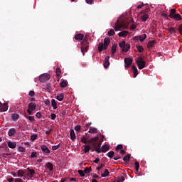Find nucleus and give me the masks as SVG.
I'll return each instance as SVG.
<instances>
[{
  "mask_svg": "<svg viewBox=\"0 0 182 182\" xmlns=\"http://www.w3.org/2000/svg\"><path fill=\"white\" fill-rule=\"evenodd\" d=\"M8 146L10 149H15L16 147V142L9 141Z\"/></svg>",
  "mask_w": 182,
  "mask_h": 182,
  "instance_id": "obj_26",
  "label": "nucleus"
},
{
  "mask_svg": "<svg viewBox=\"0 0 182 182\" xmlns=\"http://www.w3.org/2000/svg\"><path fill=\"white\" fill-rule=\"evenodd\" d=\"M46 166L47 167V168L49 169V171L50 172H52L53 171V164L50 162H48L46 164Z\"/></svg>",
  "mask_w": 182,
  "mask_h": 182,
  "instance_id": "obj_22",
  "label": "nucleus"
},
{
  "mask_svg": "<svg viewBox=\"0 0 182 182\" xmlns=\"http://www.w3.org/2000/svg\"><path fill=\"white\" fill-rule=\"evenodd\" d=\"M29 96H31V97H35V91L33 90H31L28 93Z\"/></svg>",
  "mask_w": 182,
  "mask_h": 182,
  "instance_id": "obj_52",
  "label": "nucleus"
},
{
  "mask_svg": "<svg viewBox=\"0 0 182 182\" xmlns=\"http://www.w3.org/2000/svg\"><path fill=\"white\" fill-rule=\"evenodd\" d=\"M142 22H146L149 19V15L144 14L141 16Z\"/></svg>",
  "mask_w": 182,
  "mask_h": 182,
  "instance_id": "obj_33",
  "label": "nucleus"
},
{
  "mask_svg": "<svg viewBox=\"0 0 182 182\" xmlns=\"http://www.w3.org/2000/svg\"><path fill=\"white\" fill-rule=\"evenodd\" d=\"M55 73L57 76H60V73H62V70H60V68L58 67L56 68Z\"/></svg>",
  "mask_w": 182,
  "mask_h": 182,
  "instance_id": "obj_43",
  "label": "nucleus"
},
{
  "mask_svg": "<svg viewBox=\"0 0 182 182\" xmlns=\"http://www.w3.org/2000/svg\"><path fill=\"white\" fill-rule=\"evenodd\" d=\"M146 38H147V35L142 34L141 36H135L134 38V41H140V42H144Z\"/></svg>",
  "mask_w": 182,
  "mask_h": 182,
  "instance_id": "obj_8",
  "label": "nucleus"
},
{
  "mask_svg": "<svg viewBox=\"0 0 182 182\" xmlns=\"http://www.w3.org/2000/svg\"><path fill=\"white\" fill-rule=\"evenodd\" d=\"M87 39H89V36L87 34L85 35L84 40L81 43V52L83 55L85 53L89 50V42H87Z\"/></svg>",
  "mask_w": 182,
  "mask_h": 182,
  "instance_id": "obj_1",
  "label": "nucleus"
},
{
  "mask_svg": "<svg viewBox=\"0 0 182 182\" xmlns=\"http://www.w3.org/2000/svg\"><path fill=\"white\" fill-rule=\"evenodd\" d=\"M127 35H129V31H124L118 33V36L120 38H126Z\"/></svg>",
  "mask_w": 182,
  "mask_h": 182,
  "instance_id": "obj_17",
  "label": "nucleus"
},
{
  "mask_svg": "<svg viewBox=\"0 0 182 182\" xmlns=\"http://www.w3.org/2000/svg\"><path fill=\"white\" fill-rule=\"evenodd\" d=\"M124 181V176H119L117 182H123Z\"/></svg>",
  "mask_w": 182,
  "mask_h": 182,
  "instance_id": "obj_48",
  "label": "nucleus"
},
{
  "mask_svg": "<svg viewBox=\"0 0 182 182\" xmlns=\"http://www.w3.org/2000/svg\"><path fill=\"white\" fill-rule=\"evenodd\" d=\"M15 134H16V129H15V128L10 129L9 131V136L10 137H14Z\"/></svg>",
  "mask_w": 182,
  "mask_h": 182,
  "instance_id": "obj_16",
  "label": "nucleus"
},
{
  "mask_svg": "<svg viewBox=\"0 0 182 182\" xmlns=\"http://www.w3.org/2000/svg\"><path fill=\"white\" fill-rule=\"evenodd\" d=\"M114 35V30L110 29L108 31V36H113Z\"/></svg>",
  "mask_w": 182,
  "mask_h": 182,
  "instance_id": "obj_49",
  "label": "nucleus"
},
{
  "mask_svg": "<svg viewBox=\"0 0 182 182\" xmlns=\"http://www.w3.org/2000/svg\"><path fill=\"white\" fill-rule=\"evenodd\" d=\"M78 174H80V177H85V171L78 170L77 171Z\"/></svg>",
  "mask_w": 182,
  "mask_h": 182,
  "instance_id": "obj_50",
  "label": "nucleus"
},
{
  "mask_svg": "<svg viewBox=\"0 0 182 182\" xmlns=\"http://www.w3.org/2000/svg\"><path fill=\"white\" fill-rule=\"evenodd\" d=\"M136 63L138 66V68L141 70L146 68V61L143 60V58L139 57L138 60H136Z\"/></svg>",
  "mask_w": 182,
  "mask_h": 182,
  "instance_id": "obj_5",
  "label": "nucleus"
},
{
  "mask_svg": "<svg viewBox=\"0 0 182 182\" xmlns=\"http://www.w3.org/2000/svg\"><path fill=\"white\" fill-rule=\"evenodd\" d=\"M107 156H108V157H109V159H112L114 156V151H111L108 152Z\"/></svg>",
  "mask_w": 182,
  "mask_h": 182,
  "instance_id": "obj_42",
  "label": "nucleus"
},
{
  "mask_svg": "<svg viewBox=\"0 0 182 182\" xmlns=\"http://www.w3.org/2000/svg\"><path fill=\"white\" fill-rule=\"evenodd\" d=\"M15 182H23V180H22L21 178H15Z\"/></svg>",
  "mask_w": 182,
  "mask_h": 182,
  "instance_id": "obj_63",
  "label": "nucleus"
},
{
  "mask_svg": "<svg viewBox=\"0 0 182 182\" xmlns=\"http://www.w3.org/2000/svg\"><path fill=\"white\" fill-rule=\"evenodd\" d=\"M178 31L181 35H182V23L178 26Z\"/></svg>",
  "mask_w": 182,
  "mask_h": 182,
  "instance_id": "obj_61",
  "label": "nucleus"
},
{
  "mask_svg": "<svg viewBox=\"0 0 182 182\" xmlns=\"http://www.w3.org/2000/svg\"><path fill=\"white\" fill-rule=\"evenodd\" d=\"M14 178H7V181L9 182H14Z\"/></svg>",
  "mask_w": 182,
  "mask_h": 182,
  "instance_id": "obj_64",
  "label": "nucleus"
},
{
  "mask_svg": "<svg viewBox=\"0 0 182 182\" xmlns=\"http://www.w3.org/2000/svg\"><path fill=\"white\" fill-rule=\"evenodd\" d=\"M36 117H37V119H41L42 117V114L41 112H37L36 114Z\"/></svg>",
  "mask_w": 182,
  "mask_h": 182,
  "instance_id": "obj_54",
  "label": "nucleus"
},
{
  "mask_svg": "<svg viewBox=\"0 0 182 182\" xmlns=\"http://www.w3.org/2000/svg\"><path fill=\"white\" fill-rule=\"evenodd\" d=\"M176 9H171L168 15L169 18H171V19H174V21H182L181 15L176 14Z\"/></svg>",
  "mask_w": 182,
  "mask_h": 182,
  "instance_id": "obj_3",
  "label": "nucleus"
},
{
  "mask_svg": "<svg viewBox=\"0 0 182 182\" xmlns=\"http://www.w3.org/2000/svg\"><path fill=\"white\" fill-rule=\"evenodd\" d=\"M124 63H125V68H129L132 65V63H133V58H124Z\"/></svg>",
  "mask_w": 182,
  "mask_h": 182,
  "instance_id": "obj_9",
  "label": "nucleus"
},
{
  "mask_svg": "<svg viewBox=\"0 0 182 182\" xmlns=\"http://www.w3.org/2000/svg\"><path fill=\"white\" fill-rule=\"evenodd\" d=\"M70 136L71 140L73 141H75V140L76 139V134L75 133V130L73 129H70Z\"/></svg>",
  "mask_w": 182,
  "mask_h": 182,
  "instance_id": "obj_15",
  "label": "nucleus"
},
{
  "mask_svg": "<svg viewBox=\"0 0 182 182\" xmlns=\"http://www.w3.org/2000/svg\"><path fill=\"white\" fill-rule=\"evenodd\" d=\"M123 161H127V163H129V161H130V154L126 155V156L123 158Z\"/></svg>",
  "mask_w": 182,
  "mask_h": 182,
  "instance_id": "obj_38",
  "label": "nucleus"
},
{
  "mask_svg": "<svg viewBox=\"0 0 182 182\" xmlns=\"http://www.w3.org/2000/svg\"><path fill=\"white\" fill-rule=\"evenodd\" d=\"M18 119H19V114H14L12 115V119L14 120L15 122H16V120H18Z\"/></svg>",
  "mask_w": 182,
  "mask_h": 182,
  "instance_id": "obj_41",
  "label": "nucleus"
},
{
  "mask_svg": "<svg viewBox=\"0 0 182 182\" xmlns=\"http://www.w3.org/2000/svg\"><path fill=\"white\" fill-rule=\"evenodd\" d=\"M91 151H96L98 154H100V153H102V149L100 148H95L94 149H92Z\"/></svg>",
  "mask_w": 182,
  "mask_h": 182,
  "instance_id": "obj_46",
  "label": "nucleus"
},
{
  "mask_svg": "<svg viewBox=\"0 0 182 182\" xmlns=\"http://www.w3.org/2000/svg\"><path fill=\"white\" fill-rule=\"evenodd\" d=\"M50 79V75L49 74H43L39 76V80L41 83H45V82H48Z\"/></svg>",
  "mask_w": 182,
  "mask_h": 182,
  "instance_id": "obj_6",
  "label": "nucleus"
},
{
  "mask_svg": "<svg viewBox=\"0 0 182 182\" xmlns=\"http://www.w3.org/2000/svg\"><path fill=\"white\" fill-rule=\"evenodd\" d=\"M28 109H31L33 111L36 110V104L33 103V102H30L28 104Z\"/></svg>",
  "mask_w": 182,
  "mask_h": 182,
  "instance_id": "obj_21",
  "label": "nucleus"
},
{
  "mask_svg": "<svg viewBox=\"0 0 182 182\" xmlns=\"http://www.w3.org/2000/svg\"><path fill=\"white\" fill-rule=\"evenodd\" d=\"M132 70L134 72V77H136L139 75V70H137V68H136V65L132 66Z\"/></svg>",
  "mask_w": 182,
  "mask_h": 182,
  "instance_id": "obj_25",
  "label": "nucleus"
},
{
  "mask_svg": "<svg viewBox=\"0 0 182 182\" xmlns=\"http://www.w3.org/2000/svg\"><path fill=\"white\" fill-rule=\"evenodd\" d=\"M128 25H129V23L124 20L121 21H119V20H117L115 22L114 31H117L119 29H122V28H124L126 29V28H127Z\"/></svg>",
  "mask_w": 182,
  "mask_h": 182,
  "instance_id": "obj_2",
  "label": "nucleus"
},
{
  "mask_svg": "<svg viewBox=\"0 0 182 182\" xmlns=\"http://www.w3.org/2000/svg\"><path fill=\"white\" fill-rule=\"evenodd\" d=\"M60 87H66L68 86V82L65 80H63L60 83Z\"/></svg>",
  "mask_w": 182,
  "mask_h": 182,
  "instance_id": "obj_32",
  "label": "nucleus"
},
{
  "mask_svg": "<svg viewBox=\"0 0 182 182\" xmlns=\"http://www.w3.org/2000/svg\"><path fill=\"white\" fill-rule=\"evenodd\" d=\"M90 171H92V166L86 167L84 170V173H85V174H89V173H90Z\"/></svg>",
  "mask_w": 182,
  "mask_h": 182,
  "instance_id": "obj_36",
  "label": "nucleus"
},
{
  "mask_svg": "<svg viewBox=\"0 0 182 182\" xmlns=\"http://www.w3.org/2000/svg\"><path fill=\"white\" fill-rule=\"evenodd\" d=\"M119 48H122V52H129V50L130 49V44L126 43L125 41H122L119 43Z\"/></svg>",
  "mask_w": 182,
  "mask_h": 182,
  "instance_id": "obj_4",
  "label": "nucleus"
},
{
  "mask_svg": "<svg viewBox=\"0 0 182 182\" xmlns=\"http://www.w3.org/2000/svg\"><path fill=\"white\" fill-rule=\"evenodd\" d=\"M109 59H110V56L109 55H107L105 58L104 68L105 69H107L109 66H110V62L109 61Z\"/></svg>",
  "mask_w": 182,
  "mask_h": 182,
  "instance_id": "obj_11",
  "label": "nucleus"
},
{
  "mask_svg": "<svg viewBox=\"0 0 182 182\" xmlns=\"http://www.w3.org/2000/svg\"><path fill=\"white\" fill-rule=\"evenodd\" d=\"M94 149H100L102 142H95L92 144Z\"/></svg>",
  "mask_w": 182,
  "mask_h": 182,
  "instance_id": "obj_29",
  "label": "nucleus"
},
{
  "mask_svg": "<svg viewBox=\"0 0 182 182\" xmlns=\"http://www.w3.org/2000/svg\"><path fill=\"white\" fill-rule=\"evenodd\" d=\"M18 150L19 151H21V153H25V148H23V146H20L18 147Z\"/></svg>",
  "mask_w": 182,
  "mask_h": 182,
  "instance_id": "obj_58",
  "label": "nucleus"
},
{
  "mask_svg": "<svg viewBox=\"0 0 182 182\" xmlns=\"http://www.w3.org/2000/svg\"><path fill=\"white\" fill-rule=\"evenodd\" d=\"M83 147H84V152L85 153H89V151L92 150V146L90 144L83 145Z\"/></svg>",
  "mask_w": 182,
  "mask_h": 182,
  "instance_id": "obj_18",
  "label": "nucleus"
},
{
  "mask_svg": "<svg viewBox=\"0 0 182 182\" xmlns=\"http://www.w3.org/2000/svg\"><path fill=\"white\" fill-rule=\"evenodd\" d=\"M25 171L27 177H29V178H32V177L36 174V172L33 169H31V168H27L25 169Z\"/></svg>",
  "mask_w": 182,
  "mask_h": 182,
  "instance_id": "obj_7",
  "label": "nucleus"
},
{
  "mask_svg": "<svg viewBox=\"0 0 182 182\" xmlns=\"http://www.w3.org/2000/svg\"><path fill=\"white\" fill-rule=\"evenodd\" d=\"M41 149L42 151L44 153V154H46V156H48V154H49L50 153V150H49V148H48V146H46V145H42L41 146Z\"/></svg>",
  "mask_w": 182,
  "mask_h": 182,
  "instance_id": "obj_10",
  "label": "nucleus"
},
{
  "mask_svg": "<svg viewBox=\"0 0 182 182\" xmlns=\"http://www.w3.org/2000/svg\"><path fill=\"white\" fill-rule=\"evenodd\" d=\"M48 129V130L46 132V134H49L50 133H52V132H53V129L49 127Z\"/></svg>",
  "mask_w": 182,
  "mask_h": 182,
  "instance_id": "obj_55",
  "label": "nucleus"
},
{
  "mask_svg": "<svg viewBox=\"0 0 182 182\" xmlns=\"http://www.w3.org/2000/svg\"><path fill=\"white\" fill-rule=\"evenodd\" d=\"M17 176L18 177H19L20 178H23V180H25V177H26V176L25 175V171L20 169L17 171Z\"/></svg>",
  "mask_w": 182,
  "mask_h": 182,
  "instance_id": "obj_13",
  "label": "nucleus"
},
{
  "mask_svg": "<svg viewBox=\"0 0 182 182\" xmlns=\"http://www.w3.org/2000/svg\"><path fill=\"white\" fill-rule=\"evenodd\" d=\"M36 139H38V134H32V135L31 136V140L32 141H35V140H36Z\"/></svg>",
  "mask_w": 182,
  "mask_h": 182,
  "instance_id": "obj_44",
  "label": "nucleus"
},
{
  "mask_svg": "<svg viewBox=\"0 0 182 182\" xmlns=\"http://www.w3.org/2000/svg\"><path fill=\"white\" fill-rule=\"evenodd\" d=\"M138 52H139V53H141L144 52V48H143V47L141 46H136Z\"/></svg>",
  "mask_w": 182,
  "mask_h": 182,
  "instance_id": "obj_45",
  "label": "nucleus"
},
{
  "mask_svg": "<svg viewBox=\"0 0 182 182\" xmlns=\"http://www.w3.org/2000/svg\"><path fill=\"white\" fill-rule=\"evenodd\" d=\"M83 38H85V36L82 33L77 34L75 36V41H83Z\"/></svg>",
  "mask_w": 182,
  "mask_h": 182,
  "instance_id": "obj_19",
  "label": "nucleus"
},
{
  "mask_svg": "<svg viewBox=\"0 0 182 182\" xmlns=\"http://www.w3.org/2000/svg\"><path fill=\"white\" fill-rule=\"evenodd\" d=\"M117 48V44H114L112 46L111 53L112 55H114L116 53V49Z\"/></svg>",
  "mask_w": 182,
  "mask_h": 182,
  "instance_id": "obj_31",
  "label": "nucleus"
},
{
  "mask_svg": "<svg viewBox=\"0 0 182 182\" xmlns=\"http://www.w3.org/2000/svg\"><path fill=\"white\" fill-rule=\"evenodd\" d=\"M103 50H105V46L103 45V43H100L98 44V52H102Z\"/></svg>",
  "mask_w": 182,
  "mask_h": 182,
  "instance_id": "obj_27",
  "label": "nucleus"
},
{
  "mask_svg": "<svg viewBox=\"0 0 182 182\" xmlns=\"http://www.w3.org/2000/svg\"><path fill=\"white\" fill-rule=\"evenodd\" d=\"M28 120H29L30 122H35V117H33V116H29V117H28Z\"/></svg>",
  "mask_w": 182,
  "mask_h": 182,
  "instance_id": "obj_57",
  "label": "nucleus"
},
{
  "mask_svg": "<svg viewBox=\"0 0 182 182\" xmlns=\"http://www.w3.org/2000/svg\"><path fill=\"white\" fill-rule=\"evenodd\" d=\"M97 140H99V136H95L91 138L90 140L87 141V143H96V141H97Z\"/></svg>",
  "mask_w": 182,
  "mask_h": 182,
  "instance_id": "obj_24",
  "label": "nucleus"
},
{
  "mask_svg": "<svg viewBox=\"0 0 182 182\" xmlns=\"http://www.w3.org/2000/svg\"><path fill=\"white\" fill-rule=\"evenodd\" d=\"M8 103L2 104L0 102V112H6V110H8Z\"/></svg>",
  "mask_w": 182,
  "mask_h": 182,
  "instance_id": "obj_12",
  "label": "nucleus"
},
{
  "mask_svg": "<svg viewBox=\"0 0 182 182\" xmlns=\"http://www.w3.org/2000/svg\"><path fill=\"white\" fill-rule=\"evenodd\" d=\"M51 106L53 107L54 110H56V109H58V104L56 103V100H55V99H53L51 100Z\"/></svg>",
  "mask_w": 182,
  "mask_h": 182,
  "instance_id": "obj_30",
  "label": "nucleus"
},
{
  "mask_svg": "<svg viewBox=\"0 0 182 182\" xmlns=\"http://www.w3.org/2000/svg\"><path fill=\"white\" fill-rule=\"evenodd\" d=\"M80 140H81V143H83L84 144H86L87 143V137H85V136H82L80 138Z\"/></svg>",
  "mask_w": 182,
  "mask_h": 182,
  "instance_id": "obj_39",
  "label": "nucleus"
},
{
  "mask_svg": "<svg viewBox=\"0 0 182 182\" xmlns=\"http://www.w3.org/2000/svg\"><path fill=\"white\" fill-rule=\"evenodd\" d=\"M154 45H156V41L155 40L149 41L147 43L148 49H150V48H153V46H154Z\"/></svg>",
  "mask_w": 182,
  "mask_h": 182,
  "instance_id": "obj_20",
  "label": "nucleus"
},
{
  "mask_svg": "<svg viewBox=\"0 0 182 182\" xmlns=\"http://www.w3.org/2000/svg\"><path fill=\"white\" fill-rule=\"evenodd\" d=\"M103 45L105 46V50H106L107 49V46H109V45H110V38H105L104 39Z\"/></svg>",
  "mask_w": 182,
  "mask_h": 182,
  "instance_id": "obj_14",
  "label": "nucleus"
},
{
  "mask_svg": "<svg viewBox=\"0 0 182 182\" xmlns=\"http://www.w3.org/2000/svg\"><path fill=\"white\" fill-rule=\"evenodd\" d=\"M134 165L136 171H139V168H140V164L137 161H135Z\"/></svg>",
  "mask_w": 182,
  "mask_h": 182,
  "instance_id": "obj_37",
  "label": "nucleus"
},
{
  "mask_svg": "<svg viewBox=\"0 0 182 182\" xmlns=\"http://www.w3.org/2000/svg\"><path fill=\"white\" fill-rule=\"evenodd\" d=\"M88 132L91 133V134H95L97 133V129L91 127H90Z\"/></svg>",
  "mask_w": 182,
  "mask_h": 182,
  "instance_id": "obj_28",
  "label": "nucleus"
},
{
  "mask_svg": "<svg viewBox=\"0 0 182 182\" xmlns=\"http://www.w3.org/2000/svg\"><path fill=\"white\" fill-rule=\"evenodd\" d=\"M110 146H109V145L107 144H105L102 146V153H106V151H108V150H109Z\"/></svg>",
  "mask_w": 182,
  "mask_h": 182,
  "instance_id": "obj_23",
  "label": "nucleus"
},
{
  "mask_svg": "<svg viewBox=\"0 0 182 182\" xmlns=\"http://www.w3.org/2000/svg\"><path fill=\"white\" fill-rule=\"evenodd\" d=\"M101 177H109V170L105 169L104 173L101 174Z\"/></svg>",
  "mask_w": 182,
  "mask_h": 182,
  "instance_id": "obj_34",
  "label": "nucleus"
},
{
  "mask_svg": "<svg viewBox=\"0 0 182 182\" xmlns=\"http://www.w3.org/2000/svg\"><path fill=\"white\" fill-rule=\"evenodd\" d=\"M56 119V114H51V120H55Z\"/></svg>",
  "mask_w": 182,
  "mask_h": 182,
  "instance_id": "obj_60",
  "label": "nucleus"
},
{
  "mask_svg": "<svg viewBox=\"0 0 182 182\" xmlns=\"http://www.w3.org/2000/svg\"><path fill=\"white\" fill-rule=\"evenodd\" d=\"M122 149H123V145L119 144V145H117V147L115 148V150H122Z\"/></svg>",
  "mask_w": 182,
  "mask_h": 182,
  "instance_id": "obj_53",
  "label": "nucleus"
},
{
  "mask_svg": "<svg viewBox=\"0 0 182 182\" xmlns=\"http://www.w3.org/2000/svg\"><path fill=\"white\" fill-rule=\"evenodd\" d=\"M46 89H47V90L48 91V92H50V90H52V86L50 85V84H47L46 85Z\"/></svg>",
  "mask_w": 182,
  "mask_h": 182,
  "instance_id": "obj_51",
  "label": "nucleus"
},
{
  "mask_svg": "<svg viewBox=\"0 0 182 182\" xmlns=\"http://www.w3.org/2000/svg\"><path fill=\"white\" fill-rule=\"evenodd\" d=\"M136 28H137V24H132L130 27V29H132V31H134V29H136Z\"/></svg>",
  "mask_w": 182,
  "mask_h": 182,
  "instance_id": "obj_56",
  "label": "nucleus"
},
{
  "mask_svg": "<svg viewBox=\"0 0 182 182\" xmlns=\"http://www.w3.org/2000/svg\"><path fill=\"white\" fill-rule=\"evenodd\" d=\"M168 31L171 33V35H173V33H176V29L173 27H170Z\"/></svg>",
  "mask_w": 182,
  "mask_h": 182,
  "instance_id": "obj_40",
  "label": "nucleus"
},
{
  "mask_svg": "<svg viewBox=\"0 0 182 182\" xmlns=\"http://www.w3.org/2000/svg\"><path fill=\"white\" fill-rule=\"evenodd\" d=\"M103 167H105V165L101 164L100 166H98L97 168V170L99 171L100 170H102V168H103Z\"/></svg>",
  "mask_w": 182,
  "mask_h": 182,
  "instance_id": "obj_62",
  "label": "nucleus"
},
{
  "mask_svg": "<svg viewBox=\"0 0 182 182\" xmlns=\"http://www.w3.org/2000/svg\"><path fill=\"white\" fill-rule=\"evenodd\" d=\"M63 98H64L63 94H60V95H58L56 96V99L59 102H62V100H63Z\"/></svg>",
  "mask_w": 182,
  "mask_h": 182,
  "instance_id": "obj_35",
  "label": "nucleus"
},
{
  "mask_svg": "<svg viewBox=\"0 0 182 182\" xmlns=\"http://www.w3.org/2000/svg\"><path fill=\"white\" fill-rule=\"evenodd\" d=\"M37 154H38L36 152H32L31 156V159H35V157H36Z\"/></svg>",
  "mask_w": 182,
  "mask_h": 182,
  "instance_id": "obj_59",
  "label": "nucleus"
},
{
  "mask_svg": "<svg viewBox=\"0 0 182 182\" xmlns=\"http://www.w3.org/2000/svg\"><path fill=\"white\" fill-rule=\"evenodd\" d=\"M80 129H82V127L80 125H77L75 127V132H77V133H80Z\"/></svg>",
  "mask_w": 182,
  "mask_h": 182,
  "instance_id": "obj_47",
  "label": "nucleus"
}]
</instances>
